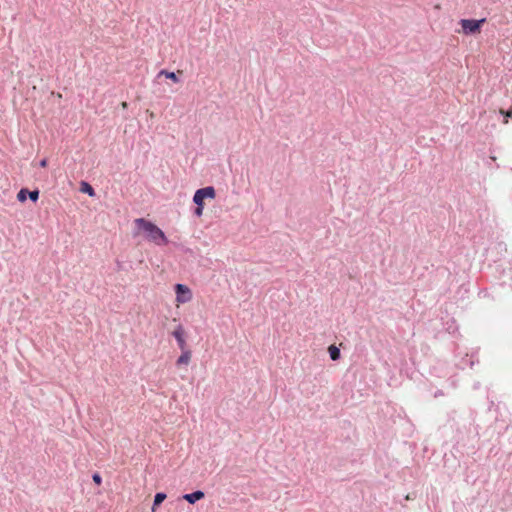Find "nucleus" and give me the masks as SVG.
<instances>
[{
	"label": "nucleus",
	"mask_w": 512,
	"mask_h": 512,
	"mask_svg": "<svg viewBox=\"0 0 512 512\" xmlns=\"http://www.w3.org/2000/svg\"><path fill=\"white\" fill-rule=\"evenodd\" d=\"M166 499L165 493H157L154 497V503L152 506V512H156V507L160 505Z\"/></svg>",
	"instance_id": "nucleus-9"
},
{
	"label": "nucleus",
	"mask_w": 512,
	"mask_h": 512,
	"mask_svg": "<svg viewBox=\"0 0 512 512\" xmlns=\"http://www.w3.org/2000/svg\"><path fill=\"white\" fill-rule=\"evenodd\" d=\"M507 116L511 117V116H512V111H509V112L507 113Z\"/></svg>",
	"instance_id": "nucleus-18"
},
{
	"label": "nucleus",
	"mask_w": 512,
	"mask_h": 512,
	"mask_svg": "<svg viewBox=\"0 0 512 512\" xmlns=\"http://www.w3.org/2000/svg\"><path fill=\"white\" fill-rule=\"evenodd\" d=\"M28 196L33 202H36L39 198V191L38 190L28 191Z\"/></svg>",
	"instance_id": "nucleus-13"
},
{
	"label": "nucleus",
	"mask_w": 512,
	"mask_h": 512,
	"mask_svg": "<svg viewBox=\"0 0 512 512\" xmlns=\"http://www.w3.org/2000/svg\"><path fill=\"white\" fill-rule=\"evenodd\" d=\"M92 479L98 485H100L102 482V478L98 473L93 474Z\"/></svg>",
	"instance_id": "nucleus-14"
},
{
	"label": "nucleus",
	"mask_w": 512,
	"mask_h": 512,
	"mask_svg": "<svg viewBox=\"0 0 512 512\" xmlns=\"http://www.w3.org/2000/svg\"><path fill=\"white\" fill-rule=\"evenodd\" d=\"M40 167L42 168H45L47 166V160L46 159H42L39 163Z\"/></svg>",
	"instance_id": "nucleus-16"
},
{
	"label": "nucleus",
	"mask_w": 512,
	"mask_h": 512,
	"mask_svg": "<svg viewBox=\"0 0 512 512\" xmlns=\"http://www.w3.org/2000/svg\"><path fill=\"white\" fill-rule=\"evenodd\" d=\"M80 191L82 193L88 194L90 197H94L95 196V191H94L93 187L89 183H87L85 181L81 182V184H80Z\"/></svg>",
	"instance_id": "nucleus-8"
},
{
	"label": "nucleus",
	"mask_w": 512,
	"mask_h": 512,
	"mask_svg": "<svg viewBox=\"0 0 512 512\" xmlns=\"http://www.w3.org/2000/svg\"><path fill=\"white\" fill-rule=\"evenodd\" d=\"M182 353L178 357L176 364L177 365H187L191 360V351L185 348L184 350H181Z\"/></svg>",
	"instance_id": "nucleus-7"
},
{
	"label": "nucleus",
	"mask_w": 512,
	"mask_h": 512,
	"mask_svg": "<svg viewBox=\"0 0 512 512\" xmlns=\"http://www.w3.org/2000/svg\"><path fill=\"white\" fill-rule=\"evenodd\" d=\"M176 301L184 304L192 299L191 290L184 284H176L175 286Z\"/></svg>",
	"instance_id": "nucleus-4"
},
{
	"label": "nucleus",
	"mask_w": 512,
	"mask_h": 512,
	"mask_svg": "<svg viewBox=\"0 0 512 512\" xmlns=\"http://www.w3.org/2000/svg\"><path fill=\"white\" fill-rule=\"evenodd\" d=\"M204 496H205V494H204L203 491L197 490V491H195L193 493L184 494L182 498L184 500H186L188 503L194 504L198 500H201L202 498H204Z\"/></svg>",
	"instance_id": "nucleus-6"
},
{
	"label": "nucleus",
	"mask_w": 512,
	"mask_h": 512,
	"mask_svg": "<svg viewBox=\"0 0 512 512\" xmlns=\"http://www.w3.org/2000/svg\"><path fill=\"white\" fill-rule=\"evenodd\" d=\"M485 22V19L474 20V19H462L460 25L462 31L466 35L476 34L480 32L481 25Z\"/></svg>",
	"instance_id": "nucleus-3"
},
{
	"label": "nucleus",
	"mask_w": 512,
	"mask_h": 512,
	"mask_svg": "<svg viewBox=\"0 0 512 512\" xmlns=\"http://www.w3.org/2000/svg\"><path fill=\"white\" fill-rule=\"evenodd\" d=\"M27 196H28V190L25 189V188H22L18 194H17V199L18 201L20 202H24L26 199H27Z\"/></svg>",
	"instance_id": "nucleus-12"
},
{
	"label": "nucleus",
	"mask_w": 512,
	"mask_h": 512,
	"mask_svg": "<svg viewBox=\"0 0 512 512\" xmlns=\"http://www.w3.org/2000/svg\"><path fill=\"white\" fill-rule=\"evenodd\" d=\"M215 196H216V192H215L214 187L207 186L204 188H200L195 192V194L193 196V202L198 206H201V205L204 206L205 199H214Z\"/></svg>",
	"instance_id": "nucleus-2"
},
{
	"label": "nucleus",
	"mask_w": 512,
	"mask_h": 512,
	"mask_svg": "<svg viewBox=\"0 0 512 512\" xmlns=\"http://www.w3.org/2000/svg\"><path fill=\"white\" fill-rule=\"evenodd\" d=\"M328 352H329L330 358L333 361H336L340 358V350L335 345L329 346Z\"/></svg>",
	"instance_id": "nucleus-10"
},
{
	"label": "nucleus",
	"mask_w": 512,
	"mask_h": 512,
	"mask_svg": "<svg viewBox=\"0 0 512 512\" xmlns=\"http://www.w3.org/2000/svg\"><path fill=\"white\" fill-rule=\"evenodd\" d=\"M172 335L175 337L180 350L187 348L185 330L182 325H178L177 328L172 332Z\"/></svg>",
	"instance_id": "nucleus-5"
},
{
	"label": "nucleus",
	"mask_w": 512,
	"mask_h": 512,
	"mask_svg": "<svg viewBox=\"0 0 512 512\" xmlns=\"http://www.w3.org/2000/svg\"><path fill=\"white\" fill-rule=\"evenodd\" d=\"M121 106H122V108L126 109V108H127V106H128V105H127V102H122Z\"/></svg>",
	"instance_id": "nucleus-17"
},
{
	"label": "nucleus",
	"mask_w": 512,
	"mask_h": 512,
	"mask_svg": "<svg viewBox=\"0 0 512 512\" xmlns=\"http://www.w3.org/2000/svg\"><path fill=\"white\" fill-rule=\"evenodd\" d=\"M137 233H143L146 240L161 246L168 243L165 233L154 223L144 219L137 218L134 220Z\"/></svg>",
	"instance_id": "nucleus-1"
},
{
	"label": "nucleus",
	"mask_w": 512,
	"mask_h": 512,
	"mask_svg": "<svg viewBox=\"0 0 512 512\" xmlns=\"http://www.w3.org/2000/svg\"><path fill=\"white\" fill-rule=\"evenodd\" d=\"M161 75H165L166 78L171 79L175 83L179 82V78L177 77V75L174 72H168L166 70H161L159 72V76H161Z\"/></svg>",
	"instance_id": "nucleus-11"
},
{
	"label": "nucleus",
	"mask_w": 512,
	"mask_h": 512,
	"mask_svg": "<svg viewBox=\"0 0 512 512\" xmlns=\"http://www.w3.org/2000/svg\"><path fill=\"white\" fill-rule=\"evenodd\" d=\"M203 209H204V206H203V205H201V206H198V205H197V207H196V209H195V212H194V213H195V215H196V216H198V217L202 216V214H203Z\"/></svg>",
	"instance_id": "nucleus-15"
}]
</instances>
